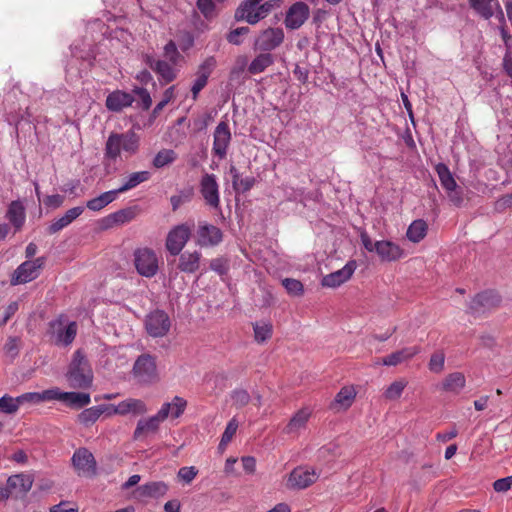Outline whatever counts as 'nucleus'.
Here are the masks:
<instances>
[{"label": "nucleus", "instance_id": "obj_1", "mask_svg": "<svg viewBox=\"0 0 512 512\" xmlns=\"http://www.w3.org/2000/svg\"><path fill=\"white\" fill-rule=\"evenodd\" d=\"M65 377L73 389H89L92 386L93 370L83 350L78 349L73 353Z\"/></svg>", "mask_w": 512, "mask_h": 512}, {"label": "nucleus", "instance_id": "obj_2", "mask_svg": "<svg viewBox=\"0 0 512 512\" xmlns=\"http://www.w3.org/2000/svg\"><path fill=\"white\" fill-rule=\"evenodd\" d=\"M139 148V138L134 132L111 133L106 141L104 156L116 160L121 151L129 156L135 154Z\"/></svg>", "mask_w": 512, "mask_h": 512}, {"label": "nucleus", "instance_id": "obj_3", "mask_svg": "<svg viewBox=\"0 0 512 512\" xmlns=\"http://www.w3.org/2000/svg\"><path fill=\"white\" fill-rule=\"evenodd\" d=\"M77 331V323L75 321L68 322L63 315L49 322L48 334L57 346L67 347L72 344Z\"/></svg>", "mask_w": 512, "mask_h": 512}, {"label": "nucleus", "instance_id": "obj_4", "mask_svg": "<svg viewBox=\"0 0 512 512\" xmlns=\"http://www.w3.org/2000/svg\"><path fill=\"white\" fill-rule=\"evenodd\" d=\"M134 266L137 273L146 278L154 277L159 270V259L156 252L148 247L135 249L133 253Z\"/></svg>", "mask_w": 512, "mask_h": 512}, {"label": "nucleus", "instance_id": "obj_5", "mask_svg": "<svg viewBox=\"0 0 512 512\" xmlns=\"http://www.w3.org/2000/svg\"><path fill=\"white\" fill-rule=\"evenodd\" d=\"M45 264L44 257H38L34 260H27L20 264L13 272L10 283L11 285H20L31 282L38 278Z\"/></svg>", "mask_w": 512, "mask_h": 512}, {"label": "nucleus", "instance_id": "obj_6", "mask_svg": "<svg viewBox=\"0 0 512 512\" xmlns=\"http://www.w3.org/2000/svg\"><path fill=\"white\" fill-rule=\"evenodd\" d=\"M192 227L193 225L183 223L176 225L168 232L165 247L171 255L177 256L181 253L190 239Z\"/></svg>", "mask_w": 512, "mask_h": 512}, {"label": "nucleus", "instance_id": "obj_7", "mask_svg": "<svg viewBox=\"0 0 512 512\" xmlns=\"http://www.w3.org/2000/svg\"><path fill=\"white\" fill-rule=\"evenodd\" d=\"M171 327L168 314L163 310H154L146 316L145 328L152 337H164Z\"/></svg>", "mask_w": 512, "mask_h": 512}, {"label": "nucleus", "instance_id": "obj_8", "mask_svg": "<svg viewBox=\"0 0 512 512\" xmlns=\"http://www.w3.org/2000/svg\"><path fill=\"white\" fill-rule=\"evenodd\" d=\"M72 464L79 476L90 478L97 473L96 460L93 454L86 448H79L74 452Z\"/></svg>", "mask_w": 512, "mask_h": 512}, {"label": "nucleus", "instance_id": "obj_9", "mask_svg": "<svg viewBox=\"0 0 512 512\" xmlns=\"http://www.w3.org/2000/svg\"><path fill=\"white\" fill-rule=\"evenodd\" d=\"M134 376L142 383H150L157 378L155 357L149 354L140 355L133 366Z\"/></svg>", "mask_w": 512, "mask_h": 512}, {"label": "nucleus", "instance_id": "obj_10", "mask_svg": "<svg viewBox=\"0 0 512 512\" xmlns=\"http://www.w3.org/2000/svg\"><path fill=\"white\" fill-rule=\"evenodd\" d=\"M231 139L232 135L228 122L220 121L213 133L212 153L219 159L226 158Z\"/></svg>", "mask_w": 512, "mask_h": 512}, {"label": "nucleus", "instance_id": "obj_11", "mask_svg": "<svg viewBox=\"0 0 512 512\" xmlns=\"http://www.w3.org/2000/svg\"><path fill=\"white\" fill-rule=\"evenodd\" d=\"M200 193L206 203L212 209L220 208L219 185L214 174L202 176L200 180Z\"/></svg>", "mask_w": 512, "mask_h": 512}, {"label": "nucleus", "instance_id": "obj_12", "mask_svg": "<svg viewBox=\"0 0 512 512\" xmlns=\"http://www.w3.org/2000/svg\"><path fill=\"white\" fill-rule=\"evenodd\" d=\"M196 244L200 247H213L223 240L220 228L207 222H200L196 232Z\"/></svg>", "mask_w": 512, "mask_h": 512}, {"label": "nucleus", "instance_id": "obj_13", "mask_svg": "<svg viewBox=\"0 0 512 512\" xmlns=\"http://www.w3.org/2000/svg\"><path fill=\"white\" fill-rule=\"evenodd\" d=\"M309 15L310 8L306 3L302 1L295 2L287 10L284 24L287 29H299L309 18Z\"/></svg>", "mask_w": 512, "mask_h": 512}, {"label": "nucleus", "instance_id": "obj_14", "mask_svg": "<svg viewBox=\"0 0 512 512\" xmlns=\"http://www.w3.org/2000/svg\"><path fill=\"white\" fill-rule=\"evenodd\" d=\"M284 40V32L281 28H268L255 40V50L269 52L276 49Z\"/></svg>", "mask_w": 512, "mask_h": 512}, {"label": "nucleus", "instance_id": "obj_15", "mask_svg": "<svg viewBox=\"0 0 512 512\" xmlns=\"http://www.w3.org/2000/svg\"><path fill=\"white\" fill-rule=\"evenodd\" d=\"M318 477L314 469L300 466L291 471L286 485L291 489H305L315 483Z\"/></svg>", "mask_w": 512, "mask_h": 512}, {"label": "nucleus", "instance_id": "obj_16", "mask_svg": "<svg viewBox=\"0 0 512 512\" xmlns=\"http://www.w3.org/2000/svg\"><path fill=\"white\" fill-rule=\"evenodd\" d=\"M107 408L109 415L116 414L121 416L128 414L143 415L148 411L145 402L136 398H127L117 405L109 404Z\"/></svg>", "mask_w": 512, "mask_h": 512}, {"label": "nucleus", "instance_id": "obj_17", "mask_svg": "<svg viewBox=\"0 0 512 512\" xmlns=\"http://www.w3.org/2000/svg\"><path fill=\"white\" fill-rule=\"evenodd\" d=\"M167 419V411L160 409L156 415L147 419H140L133 433V439L139 440L144 435L155 433L160 427V424Z\"/></svg>", "mask_w": 512, "mask_h": 512}, {"label": "nucleus", "instance_id": "obj_18", "mask_svg": "<svg viewBox=\"0 0 512 512\" xmlns=\"http://www.w3.org/2000/svg\"><path fill=\"white\" fill-rule=\"evenodd\" d=\"M52 396V400L61 401L73 409L83 408L91 402V398L88 393L62 392L59 388H52Z\"/></svg>", "mask_w": 512, "mask_h": 512}, {"label": "nucleus", "instance_id": "obj_19", "mask_svg": "<svg viewBox=\"0 0 512 512\" xmlns=\"http://www.w3.org/2000/svg\"><path fill=\"white\" fill-rule=\"evenodd\" d=\"M139 211L138 206H132L111 213L101 220V228L109 229L116 225L129 223L137 217Z\"/></svg>", "mask_w": 512, "mask_h": 512}, {"label": "nucleus", "instance_id": "obj_20", "mask_svg": "<svg viewBox=\"0 0 512 512\" xmlns=\"http://www.w3.org/2000/svg\"><path fill=\"white\" fill-rule=\"evenodd\" d=\"M356 268V261L350 260L343 268L324 276L322 279V285L324 287L336 288L347 282L352 277Z\"/></svg>", "mask_w": 512, "mask_h": 512}, {"label": "nucleus", "instance_id": "obj_21", "mask_svg": "<svg viewBox=\"0 0 512 512\" xmlns=\"http://www.w3.org/2000/svg\"><path fill=\"white\" fill-rule=\"evenodd\" d=\"M376 254L384 262H395L404 257V250L390 240H380L376 246Z\"/></svg>", "mask_w": 512, "mask_h": 512}, {"label": "nucleus", "instance_id": "obj_22", "mask_svg": "<svg viewBox=\"0 0 512 512\" xmlns=\"http://www.w3.org/2000/svg\"><path fill=\"white\" fill-rule=\"evenodd\" d=\"M134 102L132 94L116 90L110 93L107 98L105 105L109 111L120 112L124 108L130 107Z\"/></svg>", "mask_w": 512, "mask_h": 512}, {"label": "nucleus", "instance_id": "obj_23", "mask_svg": "<svg viewBox=\"0 0 512 512\" xmlns=\"http://www.w3.org/2000/svg\"><path fill=\"white\" fill-rule=\"evenodd\" d=\"M421 352L419 346L405 347L384 357L381 363L385 366H396L404 361L412 359Z\"/></svg>", "mask_w": 512, "mask_h": 512}, {"label": "nucleus", "instance_id": "obj_24", "mask_svg": "<svg viewBox=\"0 0 512 512\" xmlns=\"http://www.w3.org/2000/svg\"><path fill=\"white\" fill-rule=\"evenodd\" d=\"M179 260L177 268L184 273H195L199 267L202 258V254L198 251H185L179 254Z\"/></svg>", "mask_w": 512, "mask_h": 512}, {"label": "nucleus", "instance_id": "obj_25", "mask_svg": "<svg viewBox=\"0 0 512 512\" xmlns=\"http://www.w3.org/2000/svg\"><path fill=\"white\" fill-rule=\"evenodd\" d=\"M257 5L245 0L235 11V19L237 21H246L249 24H256L261 20V15H258Z\"/></svg>", "mask_w": 512, "mask_h": 512}, {"label": "nucleus", "instance_id": "obj_26", "mask_svg": "<svg viewBox=\"0 0 512 512\" xmlns=\"http://www.w3.org/2000/svg\"><path fill=\"white\" fill-rule=\"evenodd\" d=\"M6 218L13 225L15 230L19 231L23 227L26 220L25 208L23 204L18 200L12 201L8 206Z\"/></svg>", "mask_w": 512, "mask_h": 512}, {"label": "nucleus", "instance_id": "obj_27", "mask_svg": "<svg viewBox=\"0 0 512 512\" xmlns=\"http://www.w3.org/2000/svg\"><path fill=\"white\" fill-rule=\"evenodd\" d=\"M168 491V485L163 481H152L137 488L140 497L160 498Z\"/></svg>", "mask_w": 512, "mask_h": 512}, {"label": "nucleus", "instance_id": "obj_28", "mask_svg": "<svg viewBox=\"0 0 512 512\" xmlns=\"http://www.w3.org/2000/svg\"><path fill=\"white\" fill-rule=\"evenodd\" d=\"M311 416L309 408H302L298 410L286 425L284 431L287 434H296L306 427V424Z\"/></svg>", "mask_w": 512, "mask_h": 512}, {"label": "nucleus", "instance_id": "obj_29", "mask_svg": "<svg viewBox=\"0 0 512 512\" xmlns=\"http://www.w3.org/2000/svg\"><path fill=\"white\" fill-rule=\"evenodd\" d=\"M470 7L482 18L489 20L499 8L498 0H468Z\"/></svg>", "mask_w": 512, "mask_h": 512}, {"label": "nucleus", "instance_id": "obj_30", "mask_svg": "<svg viewBox=\"0 0 512 512\" xmlns=\"http://www.w3.org/2000/svg\"><path fill=\"white\" fill-rule=\"evenodd\" d=\"M33 482V476L24 473L11 475L7 479V485L9 486L11 492L18 489L23 494H26L31 490Z\"/></svg>", "mask_w": 512, "mask_h": 512}, {"label": "nucleus", "instance_id": "obj_31", "mask_svg": "<svg viewBox=\"0 0 512 512\" xmlns=\"http://www.w3.org/2000/svg\"><path fill=\"white\" fill-rule=\"evenodd\" d=\"M500 302V295L495 291L489 290L477 294L472 301V307L494 308L497 307Z\"/></svg>", "mask_w": 512, "mask_h": 512}, {"label": "nucleus", "instance_id": "obj_32", "mask_svg": "<svg viewBox=\"0 0 512 512\" xmlns=\"http://www.w3.org/2000/svg\"><path fill=\"white\" fill-rule=\"evenodd\" d=\"M466 378L461 372H453L448 374L442 383V389L446 392L459 394L465 387Z\"/></svg>", "mask_w": 512, "mask_h": 512}, {"label": "nucleus", "instance_id": "obj_33", "mask_svg": "<svg viewBox=\"0 0 512 512\" xmlns=\"http://www.w3.org/2000/svg\"><path fill=\"white\" fill-rule=\"evenodd\" d=\"M105 412L108 413L107 405L93 406V407L84 409L78 415V422L85 427H89V426L93 425L100 418V416Z\"/></svg>", "mask_w": 512, "mask_h": 512}, {"label": "nucleus", "instance_id": "obj_34", "mask_svg": "<svg viewBox=\"0 0 512 512\" xmlns=\"http://www.w3.org/2000/svg\"><path fill=\"white\" fill-rule=\"evenodd\" d=\"M151 178V173L149 171H138L133 172L125 179L122 186L118 189H115L117 194L127 192L139 184L148 181Z\"/></svg>", "mask_w": 512, "mask_h": 512}, {"label": "nucleus", "instance_id": "obj_35", "mask_svg": "<svg viewBox=\"0 0 512 512\" xmlns=\"http://www.w3.org/2000/svg\"><path fill=\"white\" fill-rule=\"evenodd\" d=\"M177 66L167 62L166 60H157L155 62L154 72L165 82L170 83L174 81L178 75L179 70Z\"/></svg>", "mask_w": 512, "mask_h": 512}, {"label": "nucleus", "instance_id": "obj_36", "mask_svg": "<svg viewBox=\"0 0 512 512\" xmlns=\"http://www.w3.org/2000/svg\"><path fill=\"white\" fill-rule=\"evenodd\" d=\"M428 231L427 223L422 219L414 220L408 227L406 236L409 241L419 243L425 238Z\"/></svg>", "mask_w": 512, "mask_h": 512}, {"label": "nucleus", "instance_id": "obj_37", "mask_svg": "<svg viewBox=\"0 0 512 512\" xmlns=\"http://www.w3.org/2000/svg\"><path fill=\"white\" fill-rule=\"evenodd\" d=\"M118 194L116 190H110L102 193L101 195L90 199L86 203V207L91 211H100L114 200H116Z\"/></svg>", "mask_w": 512, "mask_h": 512}, {"label": "nucleus", "instance_id": "obj_38", "mask_svg": "<svg viewBox=\"0 0 512 512\" xmlns=\"http://www.w3.org/2000/svg\"><path fill=\"white\" fill-rule=\"evenodd\" d=\"M435 171L439 177L442 187L446 191L447 190H455V188H457V183L446 164L438 163L435 166Z\"/></svg>", "mask_w": 512, "mask_h": 512}, {"label": "nucleus", "instance_id": "obj_39", "mask_svg": "<svg viewBox=\"0 0 512 512\" xmlns=\"http://www.w3.org/2000/svg\"><path fill=\"white\" fill-rule=\"evenodd\" d=\"M274 62L273 56L269 53H261L257 55L250 65L248 71L252 75L262 73L266 68L271 66Z\"/></svg>", "mask_w": 512, "mask_h": 512}, {"label": "nucleus", "instance_id": "obj_40", "mask_svg": "<svg viewBox=\"0 0 512 512\" xmlns=\"http://www.w3.org/2000/svg\"><path fill=\"white\" fill-rule=\"evenodd\" d=\"M187 401L179 396H175L170 403H164L160 409L167 411V418L170 416L172 419L179 418L185 411Z\"/></svg>", "mask_w": 512, "mask_h": 512}, {"label": "nucleus", "instance_id": "obj_41", "mask_svg": "<svg viewBox=\"0 0 512 512\" xmlns=\"http://www.w3.org/2000/svg\"><path fill=\"white\" fill-rule=\"evenodd\" d=\"M356 397V390L353 386H345L340 389L336 394L334 403L339 405L340 408L348 409L354 402Z\"/></svg>", "mask_w": 512, "mask_h": 512}, {"label": "nucleus", "instance_id": "obj_42", "mask_svg": "<svg viewBox=\"0 0 512 512\" xmlns=\"http://www.w3.org/2000/svg\"><path fill=\"white\" fill-rule=\"evenodd\" d=\"M52 389H47L42 392H28L17 397L19 404L22 405L25 402L40 403L43 401H52Z\"/></svg>", "mask_w": 512, "mask_h": 512}, {"label": "nucleus", "instance_id": "obj_43", "mask_svg": "<svg viewBox=\"0 0 512 512\" xmlns=\"http://www.w3.org/2000/svg\"><path fill=\"white\" fill-rule=\"evenodd\" d=\"M254 339L257 343H264L272 337V324L269 322L254 323Z\"/></svg>", "mask_w": 512, "mask_h": 512}, {"label": "nucleus", "instance_id": "obj_44", "mask_svg": "<svg viewBox=\"0 0 512 512\" xmlns=\"http://www.w3.org/2000/svg\"><path fill=\"white\" fill-rule=\"evenodd\" d=\"M177 158V154L172 149L160 150L153 159V166L155 168H162L166 165L173 163Z\"/></svg>", "mask_w": 512, "mask_h": 512}, {"label": "nucleus", "instance_id": "obj_45", "mask_svg": "<svg viewBox=\"0 0 512 512\" xmlns=\"http://www.w3.org/2000/svg\"><path fill=\"white\" fill-rule=\"evenodd\" d=\"M164 58L167 62H169L175 66H178L179 63L183 60V56L178 51L177 46L174 43V41L170 40L164 46Z\"/></svg>", "mask_w": 512, "mask_h": 512}, {"label": "nucleus", "instance_id": "obj_46", "mask_svg": "<svg viewBox=\"0 0 512 512\" xmlns=\"http://www.w3.org/2000/svg\"><path fill=\"white\" fill-rule=\"evenodd\" d=\"M237 429H238V422H237L236 418H232L228 422V424L225 428V431L222 434V437H221V440L219 443L220 450H224L226 448V446L231 442V440L233 439L234 435L237 432Z\"/></svg>", "mask_w": 512, "mask_h": 512}, {"label": "nucleus", "instance_id": "obj_47", "mask_svg": "<svg viewBox=\"0 0 512 512\" xmlns=\"http://www.w3.org/2000/svg\"><path fill=\"white\" fill-rule=\"evenodd\" d=\"M407 382L404 379L394 381L391 383L384 392V397L387 400H396L402 395Z\"/></svg>", "mask_w": 512, "mask_h": 512}, {"label": "nucleus", "instance_id": "obj_48", "mask_svg": "<svg viewBox=\"0 0 512 512\" xmlns=\"http://www.w3.org/2000/svg\"><path fill=\"white\" fill-rule=\"evenodd\" d=\"M19 399L5 394L0 398V412L5 414H15L19 410Z\"/></svg>", "mask_w": 512, "mask_h": 512}, {"label": "nucleus", "instance_id": "obj_49", "mask_svg": "<svg viewBox=\"0 0 512 512\" xmlns=\"http://www.w3.org/2000/svg\"><path fill=\"white\" fill-rule=\"evenodd\" d=\"M216 66V58L214 56H209L198 66L195 76L204 77L208 80Z\"/></svg>", "mask_w": 512, "mask_h": 512}, {"label": "nucleus", "instance_id": "obj_50", "mask_svg": "<svg viewBox=\"0 0 512 512\" xmlns=\"http://www.w3.org/2000/svg\"><path fill=\"white\" fill-rule=\"evenodd\" d=\"M445 355L443 351L434 352L429 360L428 367L433 373H441L444 369Z\"/></svg>", "mask_w": 512, "mask_h": 512}, {"label": "nucleus", "instance_id": "obj_51", "mask_svg": "<svg viewBox=\"0 0 512 512\" xmlns=\"http://www.w3.org/2000/svg\"><path fill=\"white\" fill-rule=\"evenodd\" d=\"M282 285L293 296H301L304 292L303 284L297 279L285 278L282 280Z\"/></svg>", "mask_w": 512, "mask_h": 512}, {"label": "nucleus", "instance_id": "obj_52", "mask_svg": "<svg viewBox=\"0 0 512 512\" xmlns=\"http://www.w3.org/2000/svg\"><path fill=\"white\" fill-rule=\"evenodd\" d=\"M232 404L237 408L246 406L250 401V395L245 389H235L231 393Z\"/></svg>", "mask_w": 512, "mask_h": 512}, {"label": "nucleus", "instance_id": "obj_53", "mask_svg": "<svg viewBox=\"0 0 512 512\" xmlns=\"http://www.w3.org/2000/svg\"><path fill=\"white\" fill-rule=\"evenodd\" d=\"M210 268L217 274L223 276L229 271V261L225 257L212 259L210 262Z\"/></svg>", "mask_w": 512, "mask_h": 512}, {"label": "nucleus", "instance_id": "obj_54", "mask_svg": "<svg viewBox=\"0 0 512 512\" xmlns=\"http://www.w3.org/2000/svg\"><path fill=\"white\" fill-rule=\"evenodd\" d=\"M198 475V469L195 466H185L179 469L178 478L186 484L191 483Z\"/></svg>", "mask_w": 512, "mask_h": 512}, {"label": "nucleus", "instance_id": "obj_55", "mask_svg": "<svg viewBox=\"0 0 512 512\" xmlns=\"http://www.w3.org/2000/svg\"><path fill=\"white\" fill-rule=\"evenodd\" d=\"M132 92L139 97L143 110H148L152 105V98L147 89L143 87H134Z\"/></svg>", "mask_w": 512, "mask_h": 512}, {"label": "nucleus", "instance_id": "obj_56", "mask_svg": "<svg viewBox=\"0 0 512 512\" xmlns=\"http://www.w3.org/2000/svg\"><path fill=\"white\" fill-rule=\"evenodd\" d=\"M250 29L248 27H238L232 30L227 35V41L233 45H240L242 43L241 36L248 34Z\"/></svg>", "mask_w": 512, "mask_h": 512}, {"label": "nucleus", "instance_id": "obj_57", "mask_svg": "<svg viewBox=\"0 0 512 512\" xmlns=\"http://www.w3.org/2000/svg\"><path fill=\"white\" fill-rule=\"evenodd\" d=\"M197 8L206 18H208L213 15L215 10V4L213 0H198Z\"/></svg>", "mask_w": 512, "mask_h": 512}, {"label": "nucleus", "instance_id": "obj_58", "mask_svg": "<svg viewBox=\"0 0 512 512\" xmlns=\"http://www.w3.org/2000/svg\"><path fill=\"white\" fill-rule=\"evenodd\" d=\"M208 80L204 77L196 76L195 80L193 81V84L191 86V94L192 99L195 101L198 98L199 93L205 88L207 85Z\"/></svg>", "mask_w": 512, "mask_h": 512}, {"label": "nucleus", "instance_id": "obj_59", "mask_svg": "<svg viewBox=\"0 0 512 512\" xmlns=\"http://www.w3.org/2000/svg\"><path fill=\"white\" fill-rule=\"evenodd\" d=\"M512 485V476L501 478L493 483V488L496 492H506Z\"/></svg>", "mask_w": 512, "mask_h": 512}, {"label": "nucleus", "instance_id": "obj_60", "mask_svg": "<svg viewBox=\"0 0 512 512\" xmlns=\"http://www.w3.org/2000/svg\"><path fill=\"white\" fill-rule=\"evenodd\" d=\"M360 239L362 245L368 252L376 253V246L378 245V241H373L371 237L367 234V232H362L360 234Z\"/></svg>", "mask_w": 512, "mask_h": 512}, {"label": "nucleus", "instance_id": "obj_61", "mask_svg": "<svg viewBox=\"0 0 512 512\" xmlns=\"http://www.w3.org/2000/svg\"><path fill=\"white\" fill-rule=\"evenodd\" d=\"M50 512H78V507L75 505H71L68 502H60L57 505H54Z\"/></svg>", "mask_w": 512, "mask_h": 512}, {"label": "nucleus", "instance_id": "obj_62", "mask_svg": "<svg viewBox=\"0 0 512 512\" xmlns=\"http://www.w3.org/2000/svg\"><path fill=\"white\" fill-rule=\"evenodd\" d=\"M19 305L16 301L11 302L4 310L1 324H6L7 321L17 312Z\"/></svg>", "mask_w": 512, "mask_h": 512}, {"label": "nucleus", "instance_id": "obj_63", "mask_svg": "<svg viewBox=\"0 0 512 512\" xmlns=\"http://www.w3.org/2000/svg\"><path fill=\"white\" fill-rule=\"evenodd\" d=\"M256 180L254 177H246L239 182V188L235 189L236 192L246 193L254 186Z\"/></svg>", "mask_w": 512, "mask_h": 512}, {"label": "nucleus", "instance_id": "obj_64", "mask_svg": "<svg viewBox=\"0 0 512 512\" xmlns=\"http://www.w3.org/2000/svg\"><path fill=\"white\" fill-rule=\"evenodd\" d=\"M241 461H242V466H243V469L245 470V472H247L249 474H252L255 472L256 460L254 457H251V456L242 457Z\"/></svg>", "mask_w": 512, "mask_h": 512}]
</instances>
